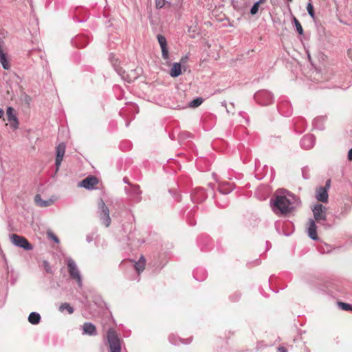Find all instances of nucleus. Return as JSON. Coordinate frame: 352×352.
<instances>
[{
	"label": "nucleus",
	"mask_w": 352,
	"mask_h": 352,
	"mask_svg": "<svg viewBox=\"0 0 352 352\" xmlns=\"http://www.w3.org/2000/svg\"><path fill=\"white\" fill-rule=\"evenodd\" d=\"M273 212L278 216L288 217L300 206V199L286 190L276 191L271 199Z\"/></svg>",
	"instance_id": "f257e3e1"
},
{
	"label": "nucleus",
	"mask_w": 352,
	"mask_h": 352,
	"mask_svg": "<svg viewBox=\"0 0 352 352\" xmlns=\"http://www.w3.org/2000/svg\"><path fill=\"white\" fill-rule=\"evenodd\" d=\"M327 208L321 204H316L312 208L314 219H309V226L307 228L308 235L312 240L316 241L318 239L316 221L324 225V222L327 220Z\"/></svg>",
	"instance_id": "f03ea898"
},
{
	"label": "nucleus",
	"mask_w": 352,
	"mask_h": 352,
	"mask_svg": "<svg viewBox=\"0 0 352 352\" xmlns=\"http://www.w3.org/2000/svg\"><path fill=\"white\" fill-rule=\"evenodd\" d=\"M107 340L109 347V352L121 351V340L113 329H109L107 333Z\"/></svg>",
	"instance_id": "7ed1b4c3"
},
{
	"label": "nucleus",
	"mask_w": 352,
	"mask_h": 352,
	"mask_svg": "<svg viewBox=\"0 0 352 352\" xmlns=\"http://www.w3.org/2000/svg\"><path fill=\"white\" fill-rule=\"evenodd\" d=\"M66 263L70 277L77 282L79 287H82V276L80 274V270L77 267L76 262L72 258H67Z\"/></svg>",
	"instance_id": "20e7f679"
},
{
	"label": "nucleus",
	"mask_w": 352,
	"mask_h": 352,
	"mask_svg": "<svg viewBox=\"0 0 352 352\" xmlns=\"http://www.w3.org/2000/svg\"><path fill=\"white\" fill-rule=\"evenodd\" d=\"M254 100L261 105H269L274 101L273 94L267 90L258 91L254 95Z\"/></svg>",
	"instance_id": "39448f33"
},
{
	"label": "nucleus",
	"mask_w": 352,
	"mask_h": 352,
	"mask_svg": "<svg viewBox=\"0 0 352 352\" xmlns=\"http://www.w3.org/2000/svg\"><path fill=\"white\" fill-rule=\"evenodd\" d=\"M98 213L102 223L106 227H109L111 223V219L109 216V210L108 207L106 206L102 199H100L98 202Z\"/></svg>",
	"instance_id": "423d86ee"
},
{
	"label": "nucleus",
	"mask_w": 352,
	"mask_h": 352,
	"mask_svg": "<svg viewBox=\"0 0 352 352\" xmlns=\"http://www.w3.org/2000/svg\"><path fill=\"white\" fill-rule=\"evenodd\" d=\"M11 242L17 247L21 248L25 250H32V245L24 236L12 234L10 236Z\"/></svg>",
	"instance_id": "0eeeda50"
},
{
	"label": "nucleus",
	"mask_w": 352,
	"mask_h": 352,
	"mask_svg": "<svg viewBox=\"0 0 352 352\" xmlns=\"http://www.w3.org/2000/svg\"><path fill=\"white\" fill-rule=\"evenodd\" d=\"M65 143H60L56 147V173L59 170L61 162L65 153Z\"/></svg>",
	"instance_id": "6e6552de"
},
{
	"label": "nucleus",
	"mask_w": 352,
	"mask_h": 352,
	"mask_svg": "<svg viewBox=\"0 0 352 352\" xmlns=\"http://www.w3.org/2000/svg\"><path fill=\"white\" fill-rule=\"evenodd\" d=\"M113 67H114L116 72L118 73V74L119 76H120L121 78L124 81H126L128 82H131L135 79H136L138 74L135 73V70H131L130 73H127L122 67H116L115 65H113Z\"/></svg>",
	"instance_id": "1a4fd4ad"
},
{
	"label": "nucleus",
	"mask_w": 352,
	"mask_h": 352,
	"mask_svg": "<svg viewBox=\"0 0 352 352\" xmlns=\"http://www.w3.org/2000/svg\"><path fill=\"white\" fill-rule=\"evenodd\" d=\"M125 191L130 195L131 199L135 203H138L142 200V190L140 186L131 185L129 188H125Z\"/></svg>",
	"instance_id": "9d476101"
},
{
	"label": "nucleus",
	"mask_w": 352,
	"mask_h": 352,
	"mask_svg": "<svg viewBox=\"0 0 352 352\" xmlns=\"http://www.w3.org/2000/svg\"><path fill=\"white\" fill-rule=\"evenodd\" d=\"M157 38L162 50V56L164 60H168L169 59V54L167 47L166 38L162 34H157Z\"/></svg>",
	"instance_id": "9b49d317"
},
{
	"label": "nucleus",
	"mask_w": 352,
	"mask_h": 352,
	"mask_svg": "<svg viewBox=\"0 0 352 352\" xmlns=\"http://www.w3.org/2000/svg\"><path fill=\"white\" fill-rule=\"evenodd\" d=\"M6 114L10 127L13 130L17 129L19 127V122L16 116L14 113V109L12 107H9L7 109Z\"/></svg>",
	"instance_id": "f8f14e48"
},
{
	"label": "nucleus",
	"mask_w": 352,
	"mask_h": 352,
	"mask_svg": "<svg viewBox=\"0 0 352 352\" xmlns=\"http://www.w3.org/2000/svg\"><path fill=\"white\" fill-rule=\"evenodd\" d=\"M98 179L95 176H88L80 182L79 186L87 190H92L98 184Z\"/></svg>",
	"instance_id": "ddd939ff"
},
{
	"label": "nucleus",
	"mask_w": 352,
	"mask_h": 352,
	"mask_svg": "<svg viewBox=\"0 0 352 352\" xmlns=\"http://www.w3.org/2000/svg\"><path fill=\"white\" fill-rule=\"evenodd\" d=\"M206 193L203 188H197L191 194V199L194 202L199 203L206 199Z\"/></svg>",
	"instance_id": "4468645a"
},
{
	"label": "nucleus",
	"mask_w": 352,
	"mask_h": 352,
	"mask_svg": "<svg viewBox=\"0 0 352 352\" xmlns=\"http://www.w3.org/2000/svg\"><path fill=\"white\" fill-rule=\"evenodd\" d=\"M316 138L312 134H307L302 137L300 140V146L304 149H310L315 144Z\"/></svg>",
	"instance_id": "2eb2a0df"
},
{
	"label": "nucleus",
	"mask_w": 352,
	"mask_h": 352,
	"mask_svg": "<svg viewBox=\"0 0 352 352\" xmlns=\"http://www.w3.org/2000/svg\"><path fill=\"white\" fill-rule=\"evenodd\" d=\"M81 329L82 331L83 335H87L89 336H95L98 334L97 329L96 326L91 322H85L82 327Z\"/></svg>",
	"instance_id": "dca6fc26"
},
{
	"label": "nucleus",
	"mask_w": 352,
	"mask_h": 352,
	"mask_svg": "<svg viewBox=\"0 0 352 352\" xmlns=\"http://www.w3.org/2000/svg\"><path fill=\"white\" fill-rule=\"evenodd\" d=\"M130 230H131L127 236V240L129 242V245H138L144 243V240H142L137 237L138 233L135 228L133 229V230H132V226H131Z\"/></svg>",
	"instance_id": "f3484780"
},
{
	"label": "nucleus",
	"mask_w": 352,
	"mask_h": 352,
	"mask_svg": "<svg viewBox=\"0 0 352 352\" xmlns=\"http://www.w3.org/2000/svg\"><path fill=\"white\" fill-rule=\"evenodd\" d=\"M234 188V183L231 182H223L219 184L218 190L220 194L222 195H228L230 193Z\"/></svg>",
	"instance_id": "a211bd4d"
},
{
	"label": "nucleus",
	"mask_w": 352,
	"mask_h": 352,
	"mask_svg": "<svg viewBox=\"0 0 352 352\" xmlns=\"http://www.w3.org/2000/svg\"><path fill=\"white\" fill-rule=\"evenodd\" d=\"M279 112L284 116H290L292 113V109L289 102L282 101L278 105Z\"/></svg>",
	"instance_id": "6ab92c4d"
},
{
	"label": "nucleus",
	"mask_w": 352,
	"mask_h": 352,
	"mask_svg": "<svg viewBox=\"0 0 352 352\" xmlns=\"http://www.w3.org/2000/svg\"><path fill=\"white\" fill-rule=\"evenodd\" d=\"M72 43L76 47L82 48L87 45L88 39L86 36L83 35H78L72 40Z\"/></svg>",
	"instance_id": "aec40b11"
},
{
	"label": "nucleus",
	"mask_w": 352,
	"mask_h": 352,
	"mask_svg": "<svg viewBox=\"0 0 352 352\" xmlns=\"http://www.w3.org/2000/svg\"><path fill=\"white\" fill-rule=\"evenodd\" d=\"M328 192L327 188L319 187L316 192V198L318 201L326 203L328 201Z\"/></svg>",
	"instance_id": "412c9836"
},
{
	"label": "nucleus",
	"mask_w": 352,
	"mask_h": 352,
	"mask_svg": "<svg viewBox=\"0 0 352 352\" xmlns=\"http://www.w3.org/2000/svg\"><path fill=\"white\" fill-rule=\"evenodd\" d=\"M327 120L326 116H320L315 118L312 122L313 128L322 131L324 129V122Z\"/></svg>",
	"instance_id": "4be33fe9"
},
{
	"label": "nucleus",
	"mask_w": 352,
	"mask_h": 352,
	"mask_svg": "<svg viewBox=\"0 0 352 352\" xmlns=\"http://www.w3.org/2000/svg\"><path fill=\"white\" fill-rule=\"evenodd\" d=\"M168 340L171 344L174 345H178L179 343L189 344L192 339L188 338L186 341H185L184 340L178 338L177 336L172 334L169 336Z\"/></svg>",
	"instance_id": "5701e85b"
},
{
	"label": "nucleus",
	"mask_w": 352,
	"mask_h": 352,
	"mask_svg": "<svg viewBox=\"0 0 352 352\" xmlns=\"http://www.w3.org/2000/svg\"><path fill=\"white\" fill-rule=\"evenodd\" d=\"M36 204L40 207H47L50 206L53 201L52 199L43 200L40 195H36L34 197Z\"/></svg>",
	"instance_id": "b1692460"
},
{
	"label": "nucleus",
	"mask_w": 352,
	"mask_h": 352,
	"mask_svg": "<svg viewBox=\"0 0 352 352\" xmlns=\"http://www.w3.org/2000/svg\"><path fill=\"white\" fill-rule=\"evenodd\" d=\"M351 208V205L349 202L344 203L340 208V212L336 217L340 219L344 217L350 212Z\"/></svg>",
	"instance_id": "393cba45"
},
{
	"label": "nucleus",
	"mask_w": 352,
	"mask_h": 352,
	"mask_svg": "<svg viewBox=\"0 0 352 352\" xmlns=\"http://www.w3.org/2000/svg\"><path fill=\"white\" fill-rule=\"evenodd\" d=\"M41 319V316L37 312H32L28 316V322L34 325L39 324Z\"/></svg>",
	"instance_id": "a878e982"
},
{
	"label": "nucleus",
	"mask_w": 352,
	"mask_h": 352,
	"mask_svg": "<svg viewBox=\"0 0 352 352\" xmlns=\"http://www.w3.org/2000/svg\"><path fill=\"white\" fill-rule=\"evenodd\" d=\"M181 65L179 63H175L170 71V75L173 77H177L181 74Z\"/></svg>",
	"instance_id": "bb28decb"
},
{
	"label": "nucleus",
	"mask_w": 352,
	"mask_h": 352,
	"mask_svg": "<svg viewBox=\"0 0 352 352\" xmlns=\"http://www.w3.org/2000/svg\"><path fill=\"white\" fill-rule=\"evenodd\" d=\"M134 267L139 274L144 271L145 268V259L143 256H141L140 259L135 262Z\"/></svg>",
	"instance_id": "cd10ccee"
},
{
	"label": "nucleus",
	"mask_w": 352,
	"mask_h": 352,
	"mask_svg": "<svg viewBox=\"0 0 352 352\" xmlns=\"http://www.w3.org/2000/svg\"><path fill=\"white\" fill-rule=\"evenodd\" d=\"M194 278L199 280H204L206 278V272L203 270H197L193 273Z\"/></svg>",
	"instance_id": "c85d7f7f"
},
{
	"label": "nucleus",
	"mask_w": 352,
	"mask_h": 352,
	"mask_svg": "<svg viewBox=\"0 0 352 352\" xmlns=\"http://www.w3.org/2000/svg\"><path fill=\"white\" fill-rule=\"evenodd\" d=\"M65 310H66L69 314H73L74 311V308L68 302L62 303L59 307L60 311H64Z\"/></svg>",
	"instance_id": "c756f323"
},
{
	"label": "nucleus",
	"mask_w": 352,
	"mask_h": 352,
	"mask_svg": "<svg viewBox=\"0 0 352 352\" xmlns=\"http://www.w3.org/2000/svg\"><path fill=\"white\" fill-rule=\"evenodd\" d=\"M293 21H294V24L295 25V28H296L298 33L300 35H302L304 32H303L302 27L300 23L299 22V21L296 17H294Z\"/></svg>",
	"instance_id": "7c9ffc66"
},
{
	"label": "nucleus",
	"mask_w": 352,
	"mask_h": 352,
	"mask_svg": "<svg viewBox=\"0 0 352 352\" xmlns=\"http://www.w3.org/2000/svg\"><path fill=\"white\" fill-rule=\"evenodd\" d=\"M203 99L201 98H197L189 103V107L192 108H196L201 105V104L203 102Z\"/></svg>",
	"instance_id": "2f4dec72"
},
{
	"label": "nucleus",
	"mask_w": 352,
	"mask_h": 352,
	"mask_svg": "<svg viewBox=\"0 0 352 352\" xmlns=\"http://www.w3.org/2000/svg\"><path fill=\"white\" fill-rule=\"evenodd\" d=\"M214 198L216 199L217 204L221 208H225L228 206V201L223 197V200H221L220 198L217 197V196L215 195Z\"/></svg>",
	"instance_id": "473e14b6"
},
{
	"label": "nucleus",
	"mask_w": 352,
	"mask_h": 352,
	"mask_svg": "<svg viewBox=\"0 0 352 352\" xmlns=\"http://www.w3.org/2000/svg\"><path fill=\"white\" fill-rule=\"evenodd\" d=\"M42 266L44 268L46 273L48 274H53V271L52 270V267L50 265V263L47 261H43L42 263Z\"/></svg>",
	"instance_id": "72a5a7b5"
},
{
	"label": "nucleus",
	"mask_w": 352,
	"mask_h": 352,
	"mask_svg": "<svg viewBox=\"0 0 352 352\" xmlns=\"http://www.w3.org/2000/svg\"><path fill=\"white\" fill-rule=\"evenodd\" d=\"M192 137V134L188 131H182L179 133V138L181 140H184L188 138H190Z\"/></svg>",
	"instance_id": "f704fd0d"
},
{
	"label": "nucleus",
	"mask_w": 352,
	"mask_h": 352,
	"mask_svg": "<svg viewBox=\"0 0 352 352\" xmlns=\"http://www.w3.org/2000/svg\"><path fill=\"white\" fill-rule=\"evenodd\" d=\"M338 306L342 309L345 310V311L352 310V305H350V304H348V303H345V302H338Z\"/></svg>",
	"instance_id": "c9c22d12"
},
{
	"label": "nucleus",
	"mask_w": 352,
	"mask_h": 352,
	"mask_svg": "<svg viewBox=\"0 0 352 352\" xmlns=\"http://www.w3.org/2000/svg\"><path fill=\"white\" fill-rule=\"evenodd\" d=\"M307 10L309 14L310 15V16L312 19H314L315 13H314V6L311 3H308V4L307 6Z\"/></svg>",
	"instance_id": "e433bc0d"
},
{
	"label": "nucleus",
	"mask_w": 352,
	"mask_h": 352,
	"mask_svg": "<svg viewBox=\"0 0 352 352\" xmlns=\"http://www.w3.org/2000/svg\"><path fill=\"white\" fill-rule=\"evenodd\" d=\"M259 6L260 5L257 2H255L250 8V14L255 15L258 12Z\"/></svg>",
	"instance_id": "4c0bfd02"
},
{
	"label": "nucleus",
	"mask_w": 352,
	"mask_h": 352,
	"mask_svg": "<svg viewBox=\"0 0 352 352\" xmlns=\"http://www.w3.org/2000/svg\"><path fill=\"white\" fill-rule=\"evenodd\" d=\"M49 239L53 240L56 243H59L60 241L58 238L51 231L47 232Z\"/></svg>",
	"instance_id": "58836bf2"
},
{
	"label": "nucleus",
	"mask_w": 352,
	"mask_h": 352,
	"mask_svg": "<svg viewBox=\"0 0 352 352\" xmlns=\"http://www.w3.org/2000/svg\"><path fill=\"white\" fill-rule=\"evenodd\" d=\"M302 175L305 179H307L309 178V168L307 167H303L302 168Z\"/></svg>",
	"instance_id": "ea45409f"
},
{
	"label": "nucleus",
	"mask_w": 352,
	"mask_h": 352,
	"mask_svg": "<svg viewBox=\"0 0 352 352\" xmlns=\"http://www.w3.org/2000/svg\"><path fill=\"white\" fill-rule=\"evenodd\" d=\"M165 5V0H155V7L157 9L162 8Z\"/></svg>",
	"instance_id": "a19ab883"
},
{
	"label": "nucleus",
	"mask_w": 352,
	"mask_h": 352,
	"mask_svg": "<svg viewBox=\"0 0 352 352\" xmlns=\"http://www.w3.org/2000/svg\"><path fill=\"white\" fill-rule=\"evenodd\" d=\"M230 298L231 300H232L233 302H236L240 298V294H234L230 296Z\"/></svg>",
	"instance_id": "79ce46f5"
},
{
	"label": "nucleus",
	"mask_w": 352,
	"mask_h": 352,
	"mask_svg": "<svg viewBox=\"0 0 352 352\" xmlns=\"http://www.w3.org/2000/svg\"><path fill=\"white\" fill-rule=\"evenodd\" d=\"M330 183H331V181L330 180H327L326 182L325 186H321V188H327V190L328 191V189L330 188Z\"/></svg>",
	"instance_id": "37998d69"
},
{
	"label": "nucleus",
	"mask_w": 352,
	"mask_h": 352,
	"mask_svg": "<svg viewBox=\"0 0 352 352\" xmlns=\"http://www.w3.org/2000/svg\"><path fill=\"white\" fill-rule=\"evenodd\" d=\"M278 352H287V350L284 346H279V347H278Z\"/></svg>",
	"instance_id": "c03bdc74"
},
{
	"label": "nucleus",
	"mask_w": 352,
	"mask_h": 352,
	"mask_svg": "<svg viewBox=\"0 0 352 352\" xmlns=\"http://www.w3.org/2000/svg\"><path fill=\"white\" fill-rule=\"evenodd\" d=\"M348 159L352 160V148L348 152Z\"/></svg>",
	"instance_id": "a18cd8bd"
},
{
	"label": "nucleus",
	"mask_w": 352,
	"mask_h": 352,
	"mask_svg": "<svg viewBox=\"0 0 352 352\" xmlns=\"http://www.w3.org/2000/svg\"><path fill=\"white\" fill-rule=\"evenodd\" d=\"M86 239L88 243H90L92 241L93 237L91 236L88 235Z\"/></svg>",
	"instance_id": "49530a36"
},
{
	"label": "nucleus",
	"mask_w": 352,
	"mask_h": 352,
	"mask_svg": "<svg viewBox=\"0 0 352 352\" xmlns=\"http://www.w3.org/2000/svg\"><path fill=\"white\" fill-rule=\"evenodd\" d=\"M295 124H296V131L297 132H298V133H302L303 130L298 129V126L297 125L298 124V123H297V122H296Z\"/></svg>",
	"instance_id": "de8ad7c7"
},
{
	"label": "nucleus",
	"mask_w": 352,
	"mask_h": 352,
	"mask_svg": "<svg viewBox=\"0 0 352 352\" xmlns=\"http://www.w3.org/2000/svg\"><path fill=\"white\" fill-rule=\"evenodd\" d=\"M298 122H302V123H305V121L303 118H299L298 120Z\"/></svg>",
	"instance_id": "09e8293b"
},
{
	"label": "nucleus",
	"mask_w": 352,
	"mask_h": 352,
	"mask_svg": "<svg viewBox=\"0 0 352 352\" xmlns=\"http://www.w3.org/2000/svg\"><path fill=\"white\" fill-rule=\"evenodd\" d=\"M265 1V0H258V1H257L256 2H257L259 5H261V3H264Z\"/></svg>",
	"instance_id": "8fccbe9b"
},
{
	"label": "nucleus",
	"mask_w": 352,
	"mask_h": 352,
	"mask_svg": "<svg viewBox=\"0 0 352 352\" xmlns=\"http://www.w3.org/2000/svg\"><path fill=\"white\" fill-rule=\"evenodd\" d=\"M3 115V111L2 109H0V117Z\"/></svg>",
	"instance_id": "3c124183"
},
{
	"label": "nucleus",
	"mask_w": 352,
	"mask_h": 352,
	"mask_svg": "<svg viewBox=\"0 0 352 352\" xmlns=\"http://www.w3.org/2000/svg\"><path fill=\"white\" fill-rule=\"evenodd\" d=\"M241 116H243L245 113L244 112H240L239 113Z\"/></svg>",
	"instance_id": "603ef678"
},
{
	"label": "nucleus",
	"mask_w": 352,
	"mask_h": 352,
	"mask_svg": "<svg viewBox=\"0 0 352 352\" xmlns=\"http://www.w3.org/2000/svg\"><path fill=\"white\" fill-rule=\"evenodd\" d=\"M124 183H127V181H126V178L124 179Z\"/></svg>",
	"instance_id": "864d4df0"
},
{
	"label": "nucleus",
	"mask_w": 352,
	"mask_h": 352,
	"mask_svg": "<svg viewBox=\"0 0 352 352\" xmlns=\"http://www.w3.org/2000/svg\"><path fill=\"white\" fill-rule=\"evenodd\" d=\"M202 239H203V237H202V236H201V237H200V238L199 239V241H201V240Z\"/></svg>",
	"instance_id": "5fc2aeb1"
},
{
	"label": "nucleus",
	"mask_w": 352,
	"mask_h": 352,
	"mask_svg": "<svg viewBox=\"0 0 352 352\" xmlns=\"http://www.w3.org/2000/svg\"><path fill=\"white\" fill-rule=\"evenodd\" d=\"M298 123H299V124H300V125H302L305 124V123H302V122H298Z\"/></svg>",
	"instance_id": "6e6d98bb"
},
{
	"label": "nucleus",
	"mask_w": 352,
	"mask_h": 352,
	"mask_svg": "<svg viewBox=\"0 0 352 352\" xmlns=\"http://www.w3.org/2000/svg\"><path fill=\"white\" fill-rule=\"evenodd\" d=\"M126 126H129V123H128V122H126Z\"/></svg>",
	"instance_id": "4d7b16f0"
},
{
	"label": "nucleus",
	"mask_w": 352,
	"mask_h": 352,
	"mask_svg": "<svg viewBox=\"0 0 352 352\" xmlns=\"http://www.w3.org/2000/svg\"><path fill=\"white\" fill-rule=\"evenodd\" d=\"M287 1H289V2H292L293 0H287Z\"/></svg>",
	"instance_id": "13d9d810"
}]
</instances>
